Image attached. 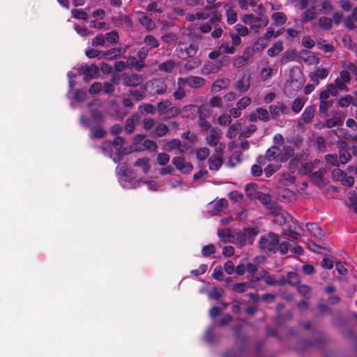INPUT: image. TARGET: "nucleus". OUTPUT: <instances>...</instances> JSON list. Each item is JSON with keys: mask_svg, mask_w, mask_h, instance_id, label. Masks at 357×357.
<instances>
[{"mask_svg": "<svg viewBox=\"0 0 357 357\" xmlns=\"http://www.w3.org/2000/svg\"><path fill=\"white\" fill-rule=\"evenodd\" d=\"M307 230L310 233L312 236L318 238L322 239L324 237V233L323 232L321 228L319 226L318 224L314 222H310L306 224Z\"/></svg>", "mask_w": 357, "mask_h": 357, "instance_id": "obj_15", "label": "nucleus"}, {"mask_svg": "<svg viewBox=\"0 0 357 357\" xmlns=\"http://www.w3.org/2000/svg\"><path fill=\"white\" fill-rule=\"evenodd\" d=\"M202 64V61L199 57H192L191 59L188 60L184 64L183 68L187 71H191L195 68H199Z\"/></svg>", "mask_w": 357, "mask_h": 357, "instance_id": "obj_28", "label": "nucleus"}, {"mask_svg": "<svg viewBox=\"0 0 357 357\" xmlns=\"http://www.w3.org/2000/svg\"><path fill=\"white\" fill-rule=\"evenodd\" d=\"M105 39L110 43H117L119 42V33L116 31H112L105 34Z\"/></svg>", "mask_w": 357, "mask_h": 357, "instance_id": "obj_55", "label": "nucleus"}, {"mask_svg": "<svg viewBox=\"0 0 357 357\" xmlns=\"http://www.w3.org/2000/svg\"><path fill=\"white\" fill-rule=\"evenodd\" d=\"M284 49L282 40L275 42L272 46L268 49L267 54L271 57H274L279 54Z\"/></svg>", "mask_w": 357, "mask_h": 357, "instance_id": "obj_24", "label": "nucleus"}, {"mask_svg": "<svg viewBox=\"0 0 357 357\" xmlns=\"http://www.w3.org/2000/svg\"><path fill=\"white\" fill-rule=\"evenodd\" d=\"M245 192L247 197L250 199H255L260 191H257V185L255 184L249 183L245 186Z\"/></svg>", "mask_w": 357, "mask_h": 357, "instance_id": "obj_31", "label": "nucleus"}, {"mask_svg": "<svg viewBox=\"0 0 357 357\" xmlns=\"http://www.w3.org/2000/svg\"><path fill=\"white\" fill-rule=\"evenodd\" d=\"M146 87L144 86H141L139 89H129L128 91V96L133 97L136 102H139L145 99L146 98Z\"/></svg>", "mask_w": 357, "mask_h": 357, "instance_id": "obj_19", "label": "nucleus"}, {"mask_svg": "<svg viewBox=\"0 0 357 357\" xmlns=\"http://www.w3.org/2000/svg\"><path fill=\"white\" fill-rule=\"evenodd\" d=\"M342 124L341 118L339 116L335 115L328 119L326 121V126L328 128H332Z\"/></svg>", "mask_w": 357, "mask_h": 357, "instance_id": "obj_47", "label": "nucleus"}, {"mask_svg": "<svg viewBox=\"0 0 357 357\" xmlns=\"http://www.w3.org/2000/svg\"><path fill=\"white\" fill-rule=\"evenodd\" d=\"M328 73L329 72L327 68H318L315 71L310 73L309 77L314 84H319V79H325L328 76Z\"/></svg>", "mask_w": 357, "mask_h": 357, "instance_id": "obj_13", "label": "nucleus"}, {"mask_svg": "<svg viewBox=\"0 0 357 357\" xmlns=\"http://www.w3.org/2000/svg\"><path fill=\"white\" fill-rule=\"evenodd\" d=\"M280 238L274 232L269 231L268 234L260 237L258 242L261 250L276 253L279 245Z\"/></svg>", "mask_w": 357, "mask_h": 357, "instance_id": "obj_2", "label": "nucleus"}, {"mask_svg": "<svg viewBox=\"0 0 357 357\" xmlns=\"http://www.w3.org/2000/svg\"><path fill=\"white\" fill-rule=\"evenodd\" d=\"M144 43L151 48H157L159 47V43L156 38L152 35H146L144 40Z\"/></svg>", "mask_w": 357, "mask_h": 357, "instance_id": "obj_48", "label": "nucleus"}, {"mask_svg": "<svg viewBox=\"0 0 357 357\" xmlns=\"http://www.w3.org/2000/svg\"><path fill=\"white\" fill-rule=\"evenodd\" d=\"M305 105V100L302 98H296L291 105V109L295 114H298Z\"/></svg>", "mask_w": 357, "mask_h": 357, "instance_id": "obj_45", "label": "nucleus"}, {"mask_svg": "<svg viewBox=\"0 0 357 357\" xmlns=\"http://www.w3.org/2000/svg\"><path fill=\"white\" fill-rule=\"evenodd\" d=\"M112 149L116 150V155H123V148L124 145V139L119 136H117L112 141Z\"/></svg>", "mask_w": 357, "mask_h": 357, "instance_id": "obj_29", "label": "nucleus"}, {"mask_svg": "<svg viewBox=\"0 0 357 357\" xmlns=\"http://www.w3.org/2000/svg\"><path fill=\"white\" fill-rule=\"evenodd\" d=\"M249 287H250V285L248 282H239L234 284L233 285L232 289L237 293L242 294L246 291Z\"/></svg>", "mask_w": 357, "mask_h": 357, "instance_id": "obj_62", "label": "nucleus"}, {"mask_svg": "<svg viewBox=\"0 0 357 357\" xmlns=\"http://www.w3.org/2000/svg\"><path fill=\"white\" fill-rule=\"evenodd\" d=\"M298 291L305 298H309L311 294V287L306 284L298 285L297 287Z\"/></svg>", "mask_w": 357, "mask_h": 357, "instance_id": "obj_49", "label": "nucleus"}, {"mask_svg": "<svg viewBox=\"0 0 357 357\" xmlns=\"http://www.w3.org/2000/svg\"><path fill=\"white\" fill-rule=\"evenodd\" d=\"M229 80L225 79H218L212 85V91L218 92L222 89L226 88Z\"/></svg>", "mask_w": 357, "mask_h": 357, "instance_id": "obj_41", "label": "nucleus"}, {"mask_svg": "<svg viewBox=\"0 0 357 357\" xmlns=\"http://www.w3.org/2000/svg\"><path fill=\"white\" fill-rule=\"evenodd\" d=\"M79 123L84 128L89 129L90 137L92 139H102L107 135V131L102 125L91 126V120L84 115L80 116Z\"/></svg>", "mask_w": 357, "mask_h": 357, "instance_id": "obj_4", "label": "nucleus"}, {"mask_svg": "<svg viewBox=\"0 0 357 357\" xmlns=\"http://www.w3.org/2000/svg\"><path fill=\"white\" fill-rule=\"evenodd\" d=\"M331 176L333 179L340 181L345 186L351 187L354 183V177L347 176L343 170L339 168L335 169L332 172Z\"/></svg>", "mask_w": 357, "mask_h": 357, "instance_id": "obj_9", "label": "nucleus"}, {"mask_svg": "<svg viewBox=\"0 0 357 357\" xmlns=\"http://www.w3.org/2000/svg\"><path fill=\"white\" fill-rule=\"evenodd\" d=\"M170 160L169 155L166 153H160L157 155V162L160 166H165Z\"/></svg>", "mask_w": 357, "mask_h": 357, "instance_id": "obj_59", "label": "nucleus"}, {"mask_svg": "<svg viewBox=\"0 0 357 357\" xmlns=\"http://www.w3.org/2000/svg\"><path fill=\"white\" fill-rule=\"evenodd\" d=\"M143 81L144 78L141 75L136 73L122 74V84L126 86L137 87L139 86Z\"/></svg>", "mask_w": 357, "mask_h": 357, "instance_id": "obj_8", "label": "nucleus"}, {"mask_svg": "<svg viewBox=\"0 0 357 357\" xmlns=\"http://www.w3.org/2000/svg\"><path fill=\"white\" fill-rule=\"evenodd\" d=\"M294 155V149L291 146H272L266 151L265 157L268 161L286 162Z\"/></svg>", "mask_w": 357, "mask_h": 357, "instance_id": "obj_1", "label": "nucleus"}, {"mask_svg": "<svg viewBox=\"0 0 357 357\" xmlns=\"http://www.w3.org/2000/svg\"><path fill=\"white\" fill-rule=\"evenodd\" d=\"M258 199L264 206H267L271 202V197L268 194L259 192L257 196Z\"/></svg>", "mask_w": 357, "mask_h": 357, "instance_id": "obj_53", "label": "nucleus"}, {"mask_svg": "<svg viewBox=\"0 0 357 357\" xmlns=\"http://www.w3.org/2000/svg\"><path fill=\"white\" fill-rule=\"evenodd\" d=\"M100 149L102 153L105 156H109L112 158V141L110 140H105L102 142L100 146Z\"/></svg>", "mask_w": 357, "mask_h": 357, "instance_id": "obj_36", "label": "nucleus"}, {"mask_svg": "<svg viewBox=\"0 0 357 357\" xmlns=\"http://www.w3.org/2000/svg\"><path fill=\"white\" fill-rule=\"evenodd\" d=\"M202 39V36L201 35H197L194 37V40L190 44L183 43L179 45L176 49L178 57L183 60L193 57L199 48L197 40H201Z\"/></svg>", "mask_w": 357, "mask_h": 357, "instance_id": "obj_3", "label": "nucleus"}, {"mask_svg": "<svg viewBox=\"0 0 357 357\" xmlns=\"http://www.w3.org/2000/svg\"><path fill=\"white\" fill-rule=\"evenodd\" d=\"M219 50L221 53L233 54L236 52V47L230 46L228 43H223L220 47Z\"/></svg>", "mask_w": 357, "mask_h": 357, "instance_id": "obj_52", "label": "nucleus"}, {"mask_svg": "<svg viewBox=\"0 0 357 357\" xmlns=\"http://www.w3.org/2000/svg\"><path fill=\"white\" fill-rule=\"evenodd\" d=\"M206 83L205 79L201 77L189 76L188 77H178V86L181 88L188 85L191 89H198L204 86Z\"/></svg>", "mask_w": 357, "mask_h": 357, "instance_id": "obj_5", "label": "nucleus"}, {"mask_svg": "<svg viewBox=\"0 0 357 357\" xmlns=\"http://www.w3.org/2000/svg\"><path fill=\"white\" fill-rule=\"evenodd\" d=\"M150 82L154 94L162 95L167 92V86L163 79L160 78L153 79Z\"/></svg>", "mask_w": 357, "mask_h": 357, "instance_id": "obj_12", "label": "nucleus"}, {"mask_svg": "<svg viewBox=\"0 0 357 357\" xmlns=\"http://www.w3.org/2000/svg\"><path fill=\"white\" fill-rule=\"evenodd\" d=\"M319 26L324 30H330L332 28V20L327 17H320L318 21Z\"/></svg>", "mask_w": 357, "mask_h": 357, "instance_id": "obj_39", "label": "nucleus"}, {"mask_svg": "<svg viewBox=\"0 0 357 357\" xmlns=\"http://www.w3.org/2000/svg\"><path fill=\"white\" fill-rule=\"evenodd\" d=\"M171 105V102L168 100L160 101L157 104V110L160 115L165 114L167 108Z\"/></svg>", "mask_w": 357, "mask_h": 357, "instance_id": "obj_64", "label": "nucleus"}, {"mask_svg": "<svg viewBox=\"0 0 357 357\" xmlns=\"http://www.w3.org/2000/svg\"><path fill=\"white\" fill-rule=\"evenodd\" d=\"M169 128L163 123H159L154 130L151 132L152 137H162L166 135L169 132Z\"/></svg>", "mask_w": 357, "mask_h": 357, "instance_id": "obj_26", "label": "nucleus"}, {"mask_svg": "<svg viewBox=\"0 0 357 357\" xmlns=\"http://www.w3.org/2000/svg\"><path fill=\"white\" fill-rule=\"evenodd\" d=\"M332 100L320 101L319 113L321 117H325L328 114V109L332 107Z\"/></svg>", "mask_w": 357, "mask_h": 357, "instance_id": "obj_32", "label": "nucleus"}, {"mask_svg": "<svg viewBox=\"0 0 357 357\" xmlns=\"http://www.w3.org/2000/svg\"><path fill=\"white\" fill-rule=\"evenodd\" d=\"M256 112L259 120L264 122H268L270 120V113L266 109L257 107Z\"/></svg>", "mask_w": 357, "mask_h": 357, "instance_id": "obj_38", "label": "nucleus"}, {"mask_svg": "<svg viewBox=\"0 0 357 357\" xmlns=\"http://www.w3.org/2000/svg\"><path fill=\"white\" fill-rule=\"evenodd\" d=\"M258 233V230L255 228H245L243 232L238 236V239L243 245L246 243L252 244Z\"/></svg>", "mask_w": 357, "mask_h": 357, "instance_id": "obj_10", "label": "nucleus"}, {"mask_svg": "<svg viewBox=\"0 0 357 357\" xmlns=\"http://www.w3.org/2000/svg\"><path fill=\"white\" fill-rule=\"evenodd\" d=\"M156 108L154 105L149 103H144L138 107V111L141 114H154L155 113Z\"/></svg>", "mask_w": 357, "mask_h": 357, "instance_id": "obj_37", "label": "nucleus"}, {"mask_svg": "<svg viewBox=\"0 0 357 357\" xmlns=\"http://www.w3.org/2000/svg\"><path fill=\"white\" fill-rule=\"evenodd\" d=\"M126 48L114 47L102 52V56L108 59H114L126 52Z\"/></svg>", "mask_w": 357, "mask_h": 357, "instance_id": "obj_23", "label": "nucleus"}, {"mask_svg": "<svg viewBox=\"0 0 357 357\" xmlns=\"http://www.w3.org/2000/svg\"><path fill=\"white\" fill-rule=\"evenodd\" d=\"M272 19L278 26H282L285 24L287 17L283 13L276 12L272 15Z\"/></svg>", "mask_w": 357, "mask_h": 357, "instance_id": "obj_40", "label": "nucleus"}, {"mask_svg": "<svg viewBox=\"0 0 357 357\" xmlns=\"http://www.w3.org/2000/svg\"><path fill=\"white\" fill-rule=\"evenodd\" d=\"M105 45V39L103 34L100 33L94 37L91 40L93 47L104 46Z\"/></svg>", "mask_w": 357, "mask_h": 357, "instance_id": "obj_63", "label": "nucleus"}, {"mask_svg": "<svg viewBox=\"0 0 357 357\" xmlns=\"http://www.w3.org/2000/svg\"><path fill=\"white\" fill-rule=\"evenodd\" d=\"M210 154V151L206 147L200 148L197 150L196 156L199 160H206Z\"/></svg>", "mask_w": 357, "mask_h": 357, "instance_id": "obj_57", "label": "nucleus"}, {"mask_svg": "<svg viewBox=\"0 0 357 357\" xmlns=\"http://www.w3.org/2000/svg\"><path fill=\"white\" fill-rule=\"evenodd\" d=\"M134 166L141 167L145 174H146L150 169L149 159L146 158H138L134 163Z\"/></svg>", "mask_w": 357, "mask_h": 357, "instance_id": "obj_42", "label": "nucleus"}, {"mask_svg": "<svg viewBox=\"0 0 357 357\" xmlns=\"http://www.w3.org/2000/svg\"><path fill=\"white\" fill-rule=\"evenodd\" d=\"M250 86V76L244 75L241 77L235 84V89L240 93H245Z\"/></svg>", "mask_w": 357, "mask_h": 357, "instance_id": "obj_14", "label": "nucleus"}, {"mask_svg": "<svg viewBox=\"0 0 357 357\" xmlns=\"http://www.w3.org/2000/svg\"><path fill=\"white\" fill-rule=\"evenodd\" d=\"M241 326H235L233 328L234 335L236 337V344H238L244 348L245 347V344H246V342L248 340V337L245 335L241 333Z\"/></svg>", "mask_w": 357, "mask_h": 357, "instance_id": "obj_20", "label": "nucleus"}, {"mask_svg": "<svg viewBox=\"0 0 357 357\" xmlns=\"http://www.w3.org/2000/svg\"><path fill=\"white\" fill-rule=\"evenodd\" d=\"M91 126L102 125L105 123L103 115L98 110L91 111Z\"/></svg>", "mask_w": 357, "mask_h": 357, "instance_id": "obj_27", "label": "nucleus"}, {"mask_svg": "<svg viewBox=\"0 0 357 357\" xmlns=\"http://www.w3.org/2000/svg\"><path fill=\"white\" fill-rule=\"evenodd\" d=\"M316 15L315 7L312 6L307 9L301 15V20L303 22H306L314 19Z\"/></svg>", "mask_w": 357, "mask_h": 357, "instance_id": "obj_34", "label": "nucleus"}, {"mask_svg": "<svg viewBox=\"0 0 357 357\" xmlns=\"http://www.w3.org/2000/svg\"><path fill=\"white\" fill-rule=\"evenodd\" d=\"M319 164H320V160L318 159H315L313 162L303 163L301 169V172L305 175H310Z\"/></svg>", "mask_w": 357, "mask_h": 357, "instance_id": "obj_21", "label": "nucleus"}, {"mask_svg": "<svg viewBox=\"0 0 357 357\" xmlns=\"http://www.w3.org/2000/svg\"><path fill=\"white\" fill-rule=\"evenodd\" d=\"M79 71V73L83 74L84 75V79H86L88 77H89L90 78L98 77L99 74V68L94 63L91 65H84L80 67Z\"/></svg>", "mask_w": 357, "mask_h": 357, "instance_id": "obj_11", "label": "nucleus"}, {"mask_svg": "<svg viewBox=\"0 0 357 357\" xmlns=\"http://www.w3.org/2000/svg\"><path fill=\"white\" fill-rule=\"evenodd\" d=\"M181 146V140L178 139H173L167 142L164 149L166 151L170 152L174 149H180Z\"/></svg>", "mask_w": 357, "mask_h": 357, "instance_id": "obj_35", "label": "nucleus"}, {"mask_svg": "<svg viewBox=\"0 0 357 357\" xmlns=\"http://www.w3.org/2000/svg\"><path fill=\"white\" fill-rule=\"evenodd\" d=\"M316 110V107L314 105H309L307 107H305L304 112H303L301 120L304 123H310L314 114V112Z\"/></svg>", "mask_w": 357, "mask_h": 357, "instance_id": "obj_22", "label": "nucleus"}, {"mask_svg": "<svg viewBox=\"0 0 357 357\" xmlns=\"http://www.w3.org/2000/svg\"><path fill=\"white\" fill-rule=\"evenodd\" d=\"M326 173V169L324 167H319L318 170L313 172L310 177L317 185H320L323 182L324 175Z\"/></svg>", "mask_w": 357, "mask_h": 357, "instance_id": "obj_25", "label": "nucleus"}, {"mask_svg": "<svg viewBox=\"0 0 357 357\" xmlns=\"http://www.w3.org/2000/svg\"><path fill=\"white\" fill-rule=\"evenodd\" d=\"M266 208L268 209L271 213L274 215L275 216L280 215V214L281 213V207L275 202H271L266 206Z\"/></svg>", "mask_w": 357, "mask_h": 357, "instance_id": "obj_54", "label": "nucleus"}, {"mask_svg": "<svg viewBox=\"0 0 357 357\" xmlns=\"http://www.w3.org/2000/svg\"><path fill=\"white\" fill-rule=\"evenodd\" d=\"M176 169L184 174H189L193 169V165L190 162H186L184 157H174L172 160Z\"/></svg>", "mask_w": 357, "mask_h": 357, "instance_id": "obj_7", "label": "nucleus"}, {"mask_svg": "<svg viewBox=\"0 0 357 357\" xmlns=\"http://www.w3.org/2000/svg\"><path fill=\"white\" fill-rule=\"evenodd\" d=\"M234 4L233 3H227L225 6L226 9L227 22L229 24H233L237 21V13L234 10Z\"/></svg>", "mask_w": 357, "mask_h": 357, "instance_id": "obj_17", "label": "nucleus"}, {"mask_svg": "<svg viewBox=\"0 0 357 357\" xmlns=\"http://www.w3.org/2000/svg\"><path fill=\"white\" fill-rule=\"evenodd\" d=\"M257 130V126L254 124H250L240 134L239 139L248 138L249 137L252 133H253Z\"/></svg>", "mask_w": 357, "mask_h": 357, "instance_id": "obj_56", "label": "nucleus"}, {"mask_svg": "<svg viewBox=\"0 0 357 357\" xmlns=\"http://www.w3.org/2000/svg\"><path fill=\"white\" fill-rule=\"evenodd\" d=\"M300 56L305 61H308L309 63H312L315 60V56H314L313 53L307 50H303L300 53Z\"/></svg>", "mask_w": 357, "mask_h": 357, "instance_id": "obj_61", "label": "nucleus"}, {"mask_svg": "<svg viewBox=\"0 0 357 357\" xmlns=\"http://www.w3.org/2000/svg\"><path fill=\"white\" fill-rule=\"evenodd\" d=\"M273 75V68L271 67L262 68L260 73V77L263 82L269 79Z\"/></svg>", "mask_w": 357, "mask_h": 357, "instance_id": "obj_60", "label": "nucleus"}, {"mask_svg": "<svg viewBox=\"0 0 357 357\" xmlns=\"http://www.w3.org/2000/svg\"><path fill=\"white\" fill-rule=\"evenodd\" d=\"M266 40V39L260 37L254 43L252 48L256 52L263 50L266 47L268 42Z\"/></svg>", "mask_w": 357, "mask_h": 357, "instance_id": "obj_44", "label": "nucleus"}, {"mask_svg": "<svg viewBox=\"0 0 357 357\" xmlns=\"http://www.w3.org/2000/svg\"><path fill=\"white\" fill-rule=\"evenodd\" d=\"M353 101V97L351 95H347L344 97L340 98L338 100V106L340 107H348Z\"/></svg>", "mask_w": 357, "mask_h": 357, "instance_id": "obj_58", "label": "nucleus"}, {"mask_svg": "<svg viewBox=\"0 0 357 357\" xmlns=\"http://www.w3.org/2000/svg\"><path fill=\"white\" fill-rule=\"evenodd\" d=\"M296 56V50H287L282 54L281 59H280V62L282 64H285L289 62H291L295 59Z\"/></svg>", "mask_w": 357, "mask_h": 357, "instance_id": "obj_33", "label": "nucleus"}, {"mask_svg": "<svg viewBox=\"0 0 357 357\" xmlns=\"http://www.w3.org/2000/svg\"><path fill=\"white\" fill-rule=\"evenodd\" d=\"M242 21L247 24H253L257 27L266 26L268 23L267 16L259 13L258 16L252 14H245L242 17Z\"/></svg>", "mask_w": 357, "mask_h": 357, "instance_id": "obj_6", "label": "nucleus"}, {"mask_svg": "<svg viewBox=\"0 0 357 357\" xmlns=\"http://www.w3.org/2000/svg\"><path fill=\"white\" fill-rule=\"evenodd\" d=\"M224 293H225V291H224V290L222 288L214 287L211 289V291H210L208 293V296L209 298H213V299H215V300H218L219 298H220L223 296Z\"/></svg>", "mask_w": 357, "mask_h": 357, "instance_id": "obj_43", "label": "nucleus"}, {"mask_svg": "<svg viewBox=\"0 0 357 357\" xmlns=\"http://www.w3.org/2000/svg\"><path fill=\"white\" fill-rule=\"evenodd\" d=\"M208 163L210 170L216 172L220 169L223 164L222 156L213 155L208 159Z\"/></svg>", "mask_w": 357, "mask_h": 357, "instance_id": "obj_18", "label": "nucleus"}, {"mask_svg": "<svg viewBox=\"0 0 357 357\" xmlns=\"http://www.w3.org/2000/svg\"><path fill=\"white\" fill-rule=\"evenodd\" d=\"M351 158V155L348 150L339 151V162L341 164L347 163Z\"/></svg>", "mask_w": 357, "mask_h": 357, "instance_id": "obj_51", "label": "nucleus"}, {"mask_svg": "<svg viewBox=\"0 0 357 357\" xmlns=\"http://www.w3.org/2000/svg\"><path fill=\"white\" fill-rule=\"evenodd\" d=\"M222 131L218 128H213L210 130V135L207 139V143L211 146H217L219 139L221 137Z\"/></svg>", "mask_w": 357, "mask_h": 357, "instance_id": "obj_16", "label": "nucleus"}, {"mask_svg": "<svg viewBox=\"0 0 357 357\" xmlns=\"http://www.w3.org/2000/svg\"><path fill=\"white\" fill-rule=\"evenodd\" d=\"M269 112H270V116L273 120H279L281 114L279 110L278 105L277 102L275 104H273L269 105L268 107Z\"/></svg>", "mask_w": 357, "mask_h": 357, "instance_id": "obj_46", "label": "nucleus"}, {"mask_svg": "<svg viewBox=\"0 0 357 357\" xmlns=\"http://www.w3.org/2000/svg\"><path fill=\"white\" fill-rule=\"evenodd\" d=\"M287 282L291 286H296L299 283V277L297 273L294 271H290L287 273Z\"/></svg>", "mask_w": 357, "mask_h": 357, "instance_id": "obj_50", "label": "nucleus"}, {"mask_svg": "<svg viewBox=\"0 0 357 357\" xmlns=\"http://www.w3.org/2000/svg\"><path fill=\"white\" fill-rule=\"evenodd\" d=\"M175 61L172 59H169L165 62L160 63L158 66V70L162 72L170 73L175 68Z\"/></svg>", "mask_w": 357, "mask_h": 357, "instance_id": "obj_30", "label": "nucleus"}]
</instances>
